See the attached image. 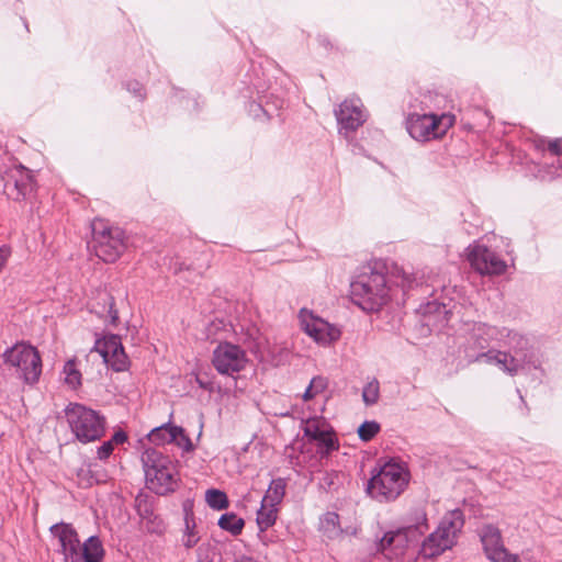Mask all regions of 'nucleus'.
I'll return each mask as SVG.
<instances>
[{
    "label": "nucleus",
    "mask_w": 562,
    "mask_h": 562,
    "mask_svg": "<svg viewBox=\"0 0 562 562\" xmlns=\"http://www.w3.org/2000/svg\"><path fill=\"white\" fill-rule=\"evenodd\" d=\"M521 338L517 345L510 338H505L497 346L505 349H488L484 352L482 362L497 367L509 376L541 370L542 356L535 349L527 335L518 330Z\"/></svg>",
    "instance_id": "f257e3e1"
},
{
    "label": "nucleus",
    "mask_w": 562,
    "mask_h": 562,
    "mask_svg": "<svg viewBox=\"0 0 562 562\" xmlns=\"http://www.w3.org/2000/svg\"><path fill=\"white\" fill-rule=\"evenodd\" d=\"M505 338H510L516 345L521 341L518 330L506 326H493L482 322H467L462 328L459 353L468 363L482 362L492 342L498 345Z\"/></svg>",
    "instance_id": "f03ea898"
},
{
    "label": "nucleus",
    "mask_w": 562,
    "mask_h": 562,
    "mask_svg": "<svg viewBox=\"0 0 562 562\" xmlns=\"http://www.w3.org/2000/svg\"><path fill=\"white\" fill-rule=\"evenodd\" d=\"M391 285L375 268L364 271L350 283V297L363 311H378L389 299Z\"/></svg>",
    "instance_id": "7ed1b4c3"
},
{
    "label": "nucleus",
    "mask_w": 562,
    "mask_h": 562,
    "mask_svg": "<svg viewBox=\"0 0 562 562\" xmlns=\"http://www.w3.org/2000/svg\"><path fill=\"white\" fill-rule=\"evenodd\" d=\"M408 481L409 472L405 464L390 460L368 481L367 492L378 502H391L404 492Z\"/></svg>",
    "instance_id": "20e7f679"
},
{
    "label": "nucleus",
    "mask_w": 562,
    "mask_h": 562,
    "mask_svg": "<svg viewBox=\"0 0 562 562\" xmlns=\"http://www.w3.org/2000/svg\"><path fill=\"white\" fill-rule=\"evenodd\" d=\"M147 487L158 495L173 492L179 482L175 462L156 449H146L142 454Z\"/></svg>",
    "instance_id": "39448f33"
},
{
    "label": "nucleus",
    "mask_w": 562,
    "mask_h": 562,
    "mask_svg": "<svg viewBox=\"0 0 562 562\" xmlns=\"http://www.w3.org/2000/svg\"><path fill=\"white\" fill-rule=\"evenodd\" d=\"M427 530L426 513L423 509H416L414 524L386 532L379 542V550L390 560L403 561L405 552L415 549Z\"/></svg>",
    "instance_id": "423d86ee"
},
{
    "label": "nucleus",
    "mask_w": 562,
    "mask_h": 562,
    "mask_svg": "<svg viewBox=\"0 0 562 562\" xmlns=\"http://www.w3.org/2000/svg\"><path fill=\"white\" fill-rule=\"evenodd\" d=\"M463 525V514L460 509L447 513L437 529L423 540L420 553L425 558L431 559L451 549Z\"/></svg>",
    "instance_id": "0eeeda50"
},
{
    "label": "nucleus",
    "mask_w": 562,
    "mask_h": 562,
    "mask_svg": "<svg viewBox=\"0 0 562 562\" xmlns=\"http://www.w3.org/2000/svg\"><path fill=\"white\" fill-rule=\"evenodd\" d=\"M65 414L72 434L80 442H92L104 435L105 419L97 411L78 403H70Z\"/></svg>",
    "instance_id": "6e6552de"
},
{
    "label": "nucleus",
    "mask_w": 562,
    "mask_h": 562,
    "mask_svg": "<svg viewBox=\"0 0 562 562\" xmlns=\"http://www.w3.org/2000/svg\"><path fill=\"white\" fill-rule=\"evenodd\" d=\"M92 238L95 256L104 262H114L127 247L125 232L103 220L92 222Z\"/></svg>",
    "instance_id": "1a4fd4ad"
},
{
    "label": "nucleus",
    "mask_w": 562,
    "mask_h": 562,
    "mask_svg": "<svg viewBox=\"0 0 562 562\" xmlns=\"http://www.w3.org/2000/svg\"><path fill=\"white\" fill-rule=\"evenodd\" d=\"M3 362L15 368L18 376L29 385L38 382L42 374V359L33 346L19 342L3 352Z\"/></svg>",
    "instance_id": "9d476101"
},
{
    "label": "nucleus",
    "mask_w": 562,
    "mask_h": 562,
    "mask_svg": "<svg viewBox=\"0 0 562 562\" xmlns=\"http://www.w3.org/2000/svg\"><path fill=\"white\" fill-rule=\"evenodd\" d=\"M405 128L416 142L427 143L441 138L453 125L452 115H426L405 112Z\"/></svg>",
    "instance_id": "9b49d317"
},
{
    "label": "nucleus",
    "mask_w": 562,
    "mask_h": 562,
    "mask_svg": "<svg viewBox=\"0 0 562 562\" xmlns=\"http://www.w3.org/2000/svg\"><path fill=\"white\" fill-rule=\"evenodd\" d=\"M338 125V133L347 140H351L353 133L368 120L369 114L363 102L358 97L346 98L334 109Z\"/></svg>",
    "instance_id": "f8f14e48"
},
{
    "label": "nucleus",
    "mask_w": 562,
    "mask_h": 562,
    "mask_svg": "<svg viewBox=\"0 0 562 562\" xmlns=\"http://www.w3.org/2000/svg\"><path fill=\"white\" fill-rule=\"evenodd\" d=\"M535 148L542 153L544 162L537 165L535 177L541 181H551L560 177L562 168V138L547 139L538 138L535 140Z\"/></svg>",
    "instance_id": "ddd939ff"
},
{
    "label": "nucleus",
    "mask_w": 562,
    "mask_h": 562,
    "mask_svg": "<svg viewBox=\"0 0 562 562\" xmlns=\"http://www.w3.org/2000/svg\"><path fill=\"white\" fill-rule=\"evenodd\" d=\"M299 319L303 331L318 345L329 346L341 336V330L338 326L314 315L306 308L300 311Z\"/></svg>",
    "instance_id": "4468645a"
},
{
    "label": "nucleus",
    "mask_w": 562,
    "mask_h": 562,
    "mask_svg": "<svg viewBox=\"0 0 562 562\" xmlns=\"http://www.w3.org/2000/svg\"><path fill=\"white\" fill-rule=\"evenodd\" d=\"M248 358L246 351L234 344L221 342L213 351L212 363L223 375L233 376L246 368Z\"/></svg>",
    "instance_id": "2eb2a0df"
},
{
    "label": "nucleus",
    "mask_w": 562,
    "mask_h": 562,
    "mask_svg": "<svg viewBox=\"0 0 562 562\" xmlns=\"http://www.w3.org/2000/svg\"><path fill=\"white\" fill-rule=\"evenodd\" d=\"M3 193L13 201L26 199L34 190L32 171L22 165H13L2 177Z\"/></svg>",
    "instance_id": "dca6fc26"
},
{
    "label": "nucleus",
    "mask_w": 562,
    "mask_h": 562,
    "mask_svg": "<svg viewBox=\"0 0 562 562\" xmlns=\"http://www.w3.org/2000/svg\"><path fill=\"white\" fill-rule=\"evenodd\" d=\"M303 431L308 440L317 446V452L324 457L339 448L333 427L324 417H312L304 422Z\"/></svg>",
    "instance_id": "f3484780"
},
{
    "label": "nucleus",
    "mask_w": 562,
    "mask_h": 562,
    "mask_svg": "<svg viewBox=\"0 0 562 562\" xmlns=\"http://www.w3.org/2000/svg\"><path fill=\"white\" fill-rule=\"evenodd\" d=\"M468 259L471 266L481 274H502L507 269V263L495 251L484 245H470Z\"/></svg>",
    "instance_id": "a211bd4d"
},
{
    "label": "nucleus",
    "mask_w": 562,
    "mask_h": 562,
    "mask_svg": "<svg viewBox=\"0 0 562 562\" xmlns=\"http://www.w3.org/2000/svg\"><path fill=\"white\" fill-rule=\"evenodd\" d=\"M480 538L486 558L492 562H520L517 554L510 553L503 543L501 531L493 525H484Z\"/></svg>",
    "instance_id": "6ab92c4d"
},
{
    "label": "nucleus",
    "mask_w": 562,
    "mask_h": 562,
    "mask_svg": "<svg viewBox=\"0 0 562 562\" xmlns=\"http://www.w3.org/2000/svg\"><path fill=\"white\" fill-rule=\"evenodd\" d=\"M447 98L445 94L432 90H419L412 94L406 106V112L426 115H448L445 113Z\"/></svg>",
    "instance_id": "aec40b11"
},
{
    "label": "nucleus",
    "mask_w": 562,
    "mask_h": 562,
    "mask_svg": "<svg viewBox=\"0 0 562 562\" xmlns=\"http://www.w3.org/2000/svg\"><path fill=\"white\" fill-rule=\"evenodd\" d=\"M256 99H252L248 105V114L257 121L265 122L272 117L284 104L283 99L268 92L260 85H254Z\"/></svg>",
    "instance_id": "412c9836"
},
{
    "label": "nucleus",
    "mask_w": 562,
    "mask_h": 562,
    "mask_svg": "<svg viewBox=\"0 0 562 562\" xmlns=\"http://www.w3.org/2000/svg\"><path fill=\"white\" fill-rule=\"evenodd\" d=\"M58 539L65 561H81V547L77 531L69 524H55L49 528Z\"/></svg>",
    "instance_id": "4be33fe9"
},
{
    "label": "nucleus",
    "mask_w": 562,
    "mask_h": 562,
    "mask_svg": "<svg viewBox=\"0 0 562 562\" xmlns=\"http://www.w3.org/2000/svg\"><path fill=\"white\" fill-rule=\"evenodd\" d=\"M81 547V561L101 562L104 558V548L98 536L89 537Z\"/></svg>",
    "instance_id": "5701e85b"
},
{
    "label": "nucleus",
    "mask_w": 562,
    "mask_h": 562,
    "mask_svg": "<svg viewBox=\"0 0 562 562\" xmlns=\"http://www.w3.org/2000/svg\"><path fill=\"white\" fill-rule=\"evenodd\" d=\"M319 530L328 539H336L342 533L339 515L335 512H327L319 518Z\"/></svg>",
    "instance_id": "b1692460"
},
{
    "label": "nucleus",
    "mask_w": 562,
    "mask_h": 562,
    "mask_svg": "<svg viewBox=\"0 0 562 562\" xmlns=\"http://www.w3.org/2000/svg\"><path fill=\"white\" fill-rule=\"evenodd\" d=\"M286 490V481L283 477L273 479L268 490L266 491L265 496L262 497V503L269 504L270 506H279L284 498Z\"/></svg>",
    "instance_id": "393cba45"
},
{
    "label": "nucleus",
    "mask_w": 562,
    "mask_h": 562,
    "mask_svg": "<svg viewBox=\"0 0 562 562\" xmlns=\"http://www.w3.org/2000/svg\"><path fill=\"white\" fill-rule=\"evenodd\" d=\"M123 347L121 338L117 335H109L103 339L95 341V350L100 353L103 361L111 359L113 355Z\"/></svg>",
    "instance_id": "a878e982"
},
{
    "label": "nucleus",
    "mask_w": 562,
    "mask_h": 562,
    "mask_svg": "<svg viewBox=\"0 0 562 562\" xmlns=\"http://www.w3.org/2000/svg\"><path fill=\"white\" fill-rule=\"evenodd\" d=\"M279 508L277 506H270L269 504L262 503L257 512V525L260 531H266L276 524Z\"/></svg>",
    "instance_id": "bb28decb"
},
{
    "label": "nucleus",
    "mask_w": 562,
    "mask_h": 562,
    "mask_svg": "<svg viewBox=\"0 0 562 562\" xmlns=\"http://www.w3.org/2000/svg\"><path fill=\"white\" fill-rule=\"evenodd\" d=\"M63 374L64 381L69 387L77 389L81 385L82 376L75 359H69L64 364Z\"/></svg>",
    "instance_id": "cd10ccee"
},
{
    "label": "nucleus",
    "mask_w": 562,
    "mask_h": 562,
    "mask_svg": "<svg viewBox=\"0 0 562 562\" xmlns=\"http://www.w3.org/2000/svg\"><path fill=\"white\" fill-rule=\"evenodd\" d=\"M100 299L103 302V306L101 310H98L97 313L101 317H105L109 319L110 324L116 325L119 321V313L115 308L114 299L106 292L102 293Z\"/></svg>",
    "instance_id": "c85d7f7f"
},
{
    "label": "nucleus",
    "mask_w": 562,
    "mask_h": 562,
    "mask_svg": "<svg viewBox=\"0 0 562 562\" xmlns=\"http://www.w3.org/2000/svg\"><path fill=\"white\" fill-rule=\"evenodd\" d=\"M244 520L234 513H226L218 519V526L221 529L229 531L232 535H238L244 528Z\"/></svg>",
    "instance_id": "c756f323"
},
{
    "label": "nucleus",
    "mask_w": 562,
    "mask_h": 562,
    "mask_svg": "<svg viewBox=\"0 0 562 562\" xmlns=\"http://www.w3.org/2000/svg\"><path fill=\"white\" fill-rule=\"evenodd\" d=\"M169 438L172 439L171 443H175L183 452H191L194 450L192 440L180 426H173V432L169 434Z\"/></svg>",
    "instance_id": "7c9ffc66"
},
{
    "label": "nucleus",
    "mask_w": 562,
    "mask_h": 562,
    "mask_svg": "<svg viewBox=\"0 0 562 562\" xmlns=\"http://www.w3.org/2000/svg\"><path fill=\"white\" fill-rule=\"evenodd\" d=\"M173 426L167 423L151 429L148 434V440L155 445L171 443L172 439L169 438V434L173 432Z\"/></svg>",
    "instance_id": "2f4dec72"
},
{
    "label": "nucleus",
    "mask_w": 562,
    "mask_h": 562,
    "mask_svg": "<svg viewBox=\"0 0 562 562\" xmlns=\"http://www.w3.org/2000/svg\"><path fill=\"white\" fill-rule=\"evenodd\" d=\"M342 474L338 471L324 472L319 477V487L329 493L336 491L341 484Z\"/></svg>",
    "instance_id": "473e14b6"
},
{
    "label": "nucleus",
    "mask_w": 562,
    "mask_h": 562,
    "mask_svg": "<svg viewBox=\"0 0 562 562\" xmlns=\"http://www.w3.org/2000/svg\"><path fill=\"white\" fill-rule=\"evenodd\" d=\"M328 386V381L326 378L322 375L314 376L308 386L306 387L303 400L311 401L316 397L318 394L323 393Z\"/></svg>",
    "instance_id": "72a5a7b5"
},
{
    "label": "nucleus",
    "mask_w": 562,
    "mask_h": 562,
    "mask_svg": "<svg viewBox=\"0 0 562 562\" xmlns=\"http://www.w3.org/2000/svg\"><path fill=\"white\" fill-rule=\"evenodd\" d=\"M184 522L186 530L182 535L181 542L187 549H191L198 543L200 537L195 531V524L193 521V518L190 517L188 514L184 517Z\"/></svg>",
    "instance_id": "f704fd0d"
},
{
    "label": "nucleus",
    "mask_w": 562,
    "mask_h": 562,
    "mask_svg": "<svg viewBox=\"0 0 562 562\" xmlns=\"http://www.w3.org/2000/svg\"><path fill=\"white\" fill-rule=\"evenodd\" d=\"M205 501L211 508L216 510L225 509L228 506V499L226 494L215 488L206 491Z\"/></svg>",
    "instance_id": "c9c22d12"
},
{
    "label": "nucleus",
    "mask_w": 562,
    "mask_h": 562,
    "mask_svg": "<svg viewBox=\"0 0 562 562\" xmlns=\"http://www.w3.org/2000/svg\"><path fill=\"white\" fill-rule=\"evenodd\" d=\"M380 397V383L376 379L369 381L362 390V400L367 406L378 403Z\"/></svg>",
    "instance_id": "e433bc0d"
},
{
    "label": "nucleus",
    "mask_w": 562,
    "mask_h": 562,
    "mask_svg": "<svg viewBox=\"0 0 562 562\" xmlns=\"http://www.w3.org/2000/svg\"><path fill=\"white\" fill-rule=\"evenodd\" d=\"M105 363L111 367L114 371L121 372L127 369L128 359L122 347L119 351H116L111 359H108Z\"/></svg>",
    "instance_id": "4c0bfd02"
},
{
    "label": "nucleus",
    "mask_w": 562,
    "mask_h": 562,
    "mask_svg": "<svg viewBox=\"0 0 562 562\" xmlns=\"http://www.w3.org/2000/svg\"><path fill=\"white\" fill-rule=\"evenodd\" d=\"M380 430V425L374 420H367L358 428L359 438L362 441H370Z\"/></svg>",
    "instance_id": "58836bf2"
},
{
    "label": "nucleus",
    "mask_w": 562,
    "mask_h": 562,
    "mask_svg": "<svg viewBox=\"0 0 562 562\" xmlns=\"http://www.w3.org/2000/svg\"><path fill=\"white\" fill-rule=\"evenodd\" d=\"M136 509L142 522L146 519H151L155 515L151 505L146 499L139 497L136 498Z\"/></svg>",
    "instance_id": "ea45409f"
},
{
    "label": "nucleus",
    "mask_w": 562,
    "mask_h": 562,
    "mask_svg": "<svg viewBox=\"0 0 562 562\" xmlns=\"http://www.w3.org/2000/svg\"><path fill=\"white\" fill-rule=\"evenodd\" d=\"M142 524L144 528L150 533L161 535L165 531L164 521L157 515H154L151 519H146Z\"/></svg>",
    "instance_id": "a19ab883"
},
{
    "label": "nucleus",
    "mask_w": 562,
    "mask_h": 562,
    "mask_svg": "<svg viewBox=\"0 0 562 562\" xmlns=\"http://www.w3.org/2000/svg\"><path fill=\"white\" fill-rule=\"evenodd\" d=\"M125 87L128 92H131L134 97H136L138 100H144L145 98V89L143 85L138 81H127L125 83Z\"/></svg>",
    "instance_id": "79ce46f5"
},
{
    "label": "nucleus",
    "mask_w": 562,
    "mask_h": 562,
    "mask_svg": "<svg viewBox=\"0 0 562 562\" xmlns=\"http://www.w3.org/2000/svg\"><path fill=\"white\" fill-rule=\"evenodd\" d=\"M113 449H114V446L113 443L108 440V441H104L99 448H98V451H97V454H98V458L100 460H105L108 459L111 453L113 452Z\"/></svg>",
    "instance_id": "37998d69"
},
{
    "label": "nucleus",
    "mask_w": 562,
    "mask_h": 562,
    "mask_svg": "<svg viewBox=\"0 0 562 562\" xmlns=\"http://www.w3.org/2000/svg\"><path fill=\"white\" fill-rule=\"evenodd\" d=\"M289 351L286 348H280L278 356H273L271 362L273 366H280L288 359Z\"/></svg>",
    "instance_id": "c03bdc74"
},
{
    "label": "nucleus",
    "mask_w": 562,
    "mask_h": 562,
    "mask_svg": "<svg viewBox=\"0 0 562 562\" xmlns=\"http://www.w3.org/2000/svg\"><path fill=\"white\" fill-rule=\"evenodd\" d=\"M397 285L401 286L404 291L411 289L413 286V279L409 274L403 273Z\"/></svg>",
    "instance_id": "a18cd8bd"
},
{
    "label": "nucleus",
    "mask_w": 562,
    "mask_h": 562,
    "mask_svg": "<svg viewBox=\"0 0 562 562\" xmlns=\"http://www.w3.org/2000/svg\"><path fill=\"white\" fill-rule=\"evenodd\" d=\"M127 440V435L123 430L114 432L110 441L114 445L124 443Z\"/></svg>",
    "instance_id": "49530a36"
},
{
    "label": "nucleus",
    "mask_w": 562,
    "mask_h": 562,
    "mask_svg": "<svg viewBox=\"0 0 562 562\" xmlns=\"http://www.w3.org/2000/svg\"><path fill=\"white\" fill-rule=\"evenodd\" d=\"M318 41H319V43H321L324 47H326V48H327V47H329V46H331V44H330L329 40H328L326 36H324V35L319 36V37H318Z\"/></svg>",
    "instance_id": "de8ad7c7"
},
{
    "label": "nucleus",
    "mask_w": 562,
    "mask_h": 562,
    "mask_svg": "<svg viewBox=\"0 0 562 562\" xmlns=\"http://www.w3.org/2000/svg\"><path fill=\"white\" fill-rule=\"evenodd\" d=\"M235 562H256V561L252 558L241 557L240 559H237Z\"/></svg>",
    "instance_id": "09e8293b"
},
{
    "label": "nucleus",
    "mask_w": 562,
    "mask_h": 562,
    "mask_svg": "<svg viewBox=\"0 0 562 562\" xmlns=\"http://www.w3.org/2000/svg\"><path fill=\"white\" fill-rule=\"evenodd\" d=\"M517 392L519 393V398L524 402L522 395H520L519 390Z\"/></svg>",
    "instance_id": "8fccbe9b"
},
{
    "label": "nucleus",
    "mask_w": 562,
    "mask_h": 562,
    "mask_svg": "<svg viewBox=\"0 0 562 562\" xmlns=\"http://www.w3.org/2000/svg\"><path fill=\"white\" fill-rule=\"evenodd\" d=\"M248 97H249L250 99H252V98H254L252 92H251Z\"/></svg>",
    "instance_id": "3c124183"
},
{
    "label": "nucleus",
    "mask_w": 562,
    "mask_h": 562,
    "mask_svg": "<svg viewBox=\"0 0 562 562\" xmlns=\"http://www.w3.org/2000/svg\"><path fill=\"white\" fill-rule=\"evenodd\" d=\"M562 175V168L560 169V176Z\"/></svg>",
    "instance_id": "603ef678"
},
{
    "label": "nucleus",
    "mask_w": 562,
    "mask_h": 562,
    "mask_svg": "<svg viewBox=\"0 0 562 562\" xmlns=\"http://www.w3.org/2000/svg\"><path fill=\"white\" fill-rule=\"evenodd\" d=\"M65 562H70V561H65ZM71 562H79V561H71Z\"/></svg>",
    "instance_id": "864d4df0"
}]
</instances>
